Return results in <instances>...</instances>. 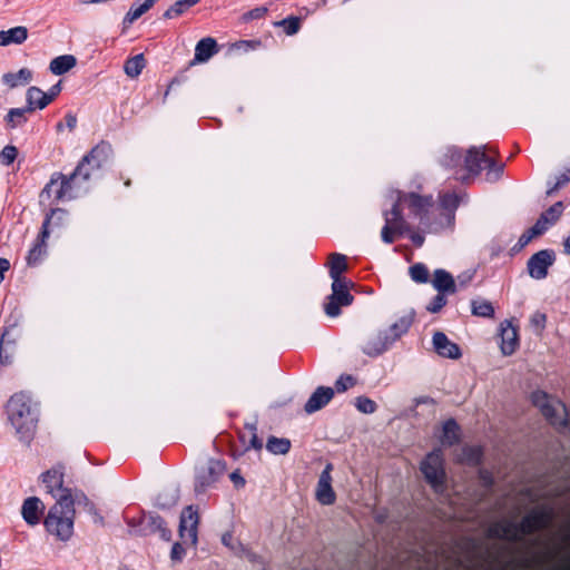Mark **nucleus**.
I'll return each mask as SVG.
<instances>
[{"label": "nucleus", "mask_w": 570, "mask_h": 570, "mask_svg": "<svg viewBox=\"0 0 570 570\" xmlns=\"http://www.w3.org/2000/svg\"><path fill=\"white\" fill-rule=\"evenodd\" d=\"M110 151V145L106 142L98 144L82 157L70 176L55 173L42 189L40 197L50 198L53 194L57 202L70 200L87 191L92 171L102 166Z\"/></svg>", "instance_id": "obj_1"}, {"label": "nucleus", "mask_w": 570, "mask_h": 570, "mask_svg": "<svg viewBox=\"0 0 570 570\" xmlns=\"http://www.w3.org/2000/svg\"><path fill=\"white\" fill-rule=\"evenodd\" d=\"M76 500L78 503L83 501L90 512L94 510V504L83 494L73 499L70 493L66 492L49 509L45 519L47 531L61 541L69 540L73 533Z\"/></svg>", "instance_id": "obj_2"}, {"label": "nucleus", "mask_w": 570, "mask_h": 570, "mask_svg": "<svg viewBox=\"0 0 570 570\" xmlns=\"http://www.w3.org/2000/svg\"><path fill=\"white\" fill-rule=\"evenodd\" d=\"M8 420L16 430L19 440L29 443L35 435L38 411L23 393L12 395L7 403Z\"/></svg>", "instance_id": "obj_3"}, {"label": "nucleus", "mask_w": 570, "mask_h": 570, "mask_svg": "<svg viewBox=\"0 0 570 570\" xmlns=\"http://www.w3.org/2000/svg\"><path fill=\"white\" fill-rule=\"evenodd\" d=\"M534 406H537L542 415L554 426L563 428L568 423V413L566 405L546 392L535 391L531 395Z\"/></svg>", "instance_id": "obj_4"}, {"label": "nucleus", "mask_w": 570, "mask_h": 570, "mask_svg": "<svg viewBox=\"0 0 570 570\" xmlns=\"http://www.w3.org/2000/svg\"><path fill=\"white\" fill-rule=\"evenodd\" d=\"M226 472V464L222 460L208 459L198 464L195 470V492L205 493L214 488Z\"/></svg>", "instance_id": "obj_5"}, {"label": "nucleus", "mask_w": 570, "mask_h": 570, "mask_svg": "<svg viewBox=\"0 0 570 570\" xmlns=\"http://www.w3.org/2000/svg\"><path fill=\"white\" fill-rule=\"evenodd\" d=\"M401 202H402V194H396V199L391 208V210H385L383 213L385 224L381 232L382 240L385 244H392L397 236L403 235L406 229L407 225L405 219L402 215L401 209Z\"/></svg>", "instance_id": "obj_6"}, {"label": "nucleus", "mask_w": 570, "mask_h": 570, "mask_svg": "<svg viewBox=\"0 0 570 570\" xmlns=\"http://www.w3.org/2000/svg\"><path fill=\"white\" fill-rule=\"evenodd\" d=\"M66 210L61 208L52 209L42 223L41 232L35 240L32 247L29 249L26 257L28 266H37L47 254V239L49 237V226L53 217L62 220L66 217Z\"/></svg>", "instance_id": "obj_7"}, {"label": "nucleus", "mask_w": 570, "mask_h": 570, "mask_svg": "<svg viewBox=\"0 0 570 570\" xmlns=\"http://www.w3.org/2000/svg\"><path fill=\"white\" fill-rule=\"evenodd\" d=\"M421 471L425 480L436 490L441 491L445 482L443 453L440 449L430 452L421 463Z\"/></svg>", "instance_id": "obj_8"}, {"label": "nucleus", "mask_w": 570, "mask_h": 570, "mask_svg": "<svg viewBox=\"0 0 570 570\" xmlns=\"http://www.w3.org/2000/svg\"><path fill=\"white\" fill-rule=\"evenodd\" d=\"M352 285L347 279L332 282V294L327 296V302L324 304L327 316L337 317L341 314V306H350L353 303L354 297L348 292Z\"/></svg>", "instance_id": "obj_9"}, {"label": "nucleus", "mask_w": 570, "mask_h": 570, "mask_svg": "<svg viewBox=\"0 0 570 570\" xmlns=\"http://www.w3.org/2000/svg\"><path fill=\"white\" fill-rule=\"evenodd\" d=\"M459 196L446 193L440 196V208L438 215V224L431 227L432 233H439L445 227H452L455 220V210L459 207Z\"/></svg>", "instance_id": "obj_10"}, {"label": "nucleus", "mask_w": 570, "mask_h": 570, "mask_svg": "<svg viewBox=\"0 0 570 570\" xmlns=\"http://www.w3.org/2000/svg\"><path fill=\"white\" fill-rule=\"evenodd\" d=\"M552 515L544 509H535L528 513L520 523H517L520 541L525 534H531L538 530L544 529L551 522Z\"/></svg>", "instance_id": "obj_11"}, {"label": "nucleus", "mask_w": 570, "mask_h": 570, "mask_svg": "<svg viewBox=\"0 0 570 570\" xmlns=\"http://www.w3.org/2000/svg\"><path fill=\"white\" fill-rule=\"evenodd\" d=\"M556 262V254L552 249H542L533 254L527 263V269L530 277L543 279L548 276L549 268Z\"/></svg>", "instance_id": "obj_12"}, {"label": "nucleus", "mask_w": 570, "mask_h": 570, "mask_svg": "<svg viewBox=\"0 0 570 570\" xmlns=\"http://www.w3.org/2000/svg\"><path fill=\"white\" fill-rule=\"evenodd\" d=\"M198 523L197 510L193 505L186 507L180 514L179 522V534L185 543L189 542L191 546H196Z\"/></svg>", "instance_id": "obj_13"}, {"label": "nucleus", "mask_w": 570, "mask_h": 570, "mask_svg": "<svg viewBox=\"0 0 570 570\" xmlns=\"http://www.w3.org/2000/svg\"><path fill=\"white\" fill-rule=\"evenodd\" d=\"M403 199H409L412 213L419 217L420 223L431 232V227H434L438 224V220L430 222V218L428 217L430 208L433 207L432 196L422 197L417 194L411 193L409 195H402V200Z\"/></svg>", "instance_id": "obj_14"}, {"label": "nucleus", "mask_w": 570, "mask_h": 570, "mask_svg": "<svg viewBox=\"0 0 570 570\" xmlns=\"http://www.w3.org/2000/svg\"><path fill=\"white\" fill-rule=\"evenodd\" d=\"M63 475L65 466L62 464H57L40 475L42 483L46 485L47 492L53 498L59 499L61 494H65L66 492L71 494L69 489L63 488Z\"/></svg>", "instance_id": "obj_15"}, {"label": "nucleus", "mask_w": 570, "mask_h": 570, "mask_svg": "<svg viewBox=\"0 0 570 570\" xmlns=\"http://www.w3.org/2000/svg\"><path fill=\"white\" fill-rule=\"evenodd\" d=\"M484 161H487L484 147H471L463 158L460 179L463 180L470 175L478 176L484 168Z\"/></svg>", "instance_id": "obj_16"}, {"label": "nucleus", "mask_w": 570, "mask_h": 570, "mask_svg": "<svg viewBox=\"0 0 570 570\" xmlns=\"http://www.w3.org/2000/svg\"><path fill=\"white\" fill-rule=\"evenodd\" d=\"M134 532L141 535L158 533L165 541H169L171 538V532L166 527L164 519L154 513L145 514L140 521V528Z\"/></svg>", "instance_id": "obj_17"}, {"label": "nucleus", "mask_w": 570, "mask_h": 570, "mask_svg": "<svg viewBox=\"0 0 570 570\" xmlns=\"http://www.w3.org/2000/svg\"><path fill=\"white\" fill-rule=\"evenodd\" d=\"M332 464H326L325 469L322 471L317 487H316V499L321 504L330 505L335 502L336 495L332 488Z\"/></svg>", "instance_id": "obj_18"}, {"label": "nucleus", "mask_w": 570, "mask_h": 570, "mask_svg": "<svg viewBox=\"0 0 570 570\" xmlns=\"http://www.w3.org/2000/svg\"><path fill=\"white\" fill-rule=\"evenodd\" d=\"M432 343L435 352L442 357L458 360L462 355L459 345L450 341L443 332H435Z\"/></svg>", "instance_id": "obj_19"}, {"label": "nucleus", "mask_w": 570, "mask_h": 570, "mask_svg": "<svg viewBox=\"0 0 570 570\" xmlns=\"http://www.w3.org/2000/svg\"><path fill=\"white\" fill-rule=\"evenodd\" d=\"M488 535L493 539H503L511 542L520 541L517 523L507 520L492 523L488 529Z\"/></svg>", "instance_id": "obj_20"}, {"label": "nucleus", "mask_w": 570, "mask_h": 570, "mask_svg": "<svg viewBox=\"0 0 570 570\" xmlns=\"http://www.w3.org/2000/svg\"><path fill=\"white\" fill-rule=\"evenodd\" d=\"M393 344L389 332L380 331L376 335L368 337L362 351L368 356H379Z\"/></svg>", "instance_id": "obj_21"}, {"label": "nucleus", "mask_w": 570, "mask_h": 570, "mask_svg": "<svg viewBox=\"0 0 570 570\" xmlns=\"http://www.w3.org/2000/svg\"><path fill=\"white\" fill-rule=\"evenodd\" d=\"M334 396V390L328 386H318L304 405L306 413L312 414L324 407Z\"/></svg>", "instance_id": "obj_22"}, {"label": "nucleus", "mask_w": 570, "mask_h": 570, "mask_svg": "<svg viewBox=\"0 0 570 570\" xmlns=\"http://www.w3.org/2000/svg\"><path fill=\"white\" fill-rule=\"evenodd\" d=\"M501 352L504 355H511L515 352L519 346V338L517 328L509 322L504 321L501 323Z\"/></svg>", "instance_id": "obj_23"}, {"label": "nucleus", "mask_w": 570, "mask_h": 570, "mask_svg": "<svg viewBox=\"0 0 570 570\" xmlns=\"http://www.w3.org/2000/svg\"><path fill=\"white\" fill-rule=\"evenodd\" d=\"M45 511V504L37 497H30L23 501L21 514L29 525H36Z\"/></svg>", "instance_id": "obj_24"}, {"label": "nucleus", "mask_w": 570, "mask_h": 570, "mask_svg": "<svg viewBox=\"0 0 570 570\" xmlns=\"http://www.w3.org/2000/svg\"><path fill=\"white\" fill-rule=\"evenodd\" d=\"M218 52L217 42L212 37L200 39L195 47V56L191 65L207 62Z\"/></svg>", "instance_id": "obj_25"}, {"label": "nucleus", "mask_w": 570, "mask_h": 570, "mask_svg": "<svg viewBox=\"0 0 570 570\" xmlns=\"http://www.w3.org/2000/svg\"><path fill=\"white\" fill-rule=\"evenodd\" d=\"M431 283L433 287L440 293L455 294L458 292V285L455 279L445 269H435Z\"/></svg>", "instance_id": "obj_26"}, {"label": "nucleus", "mask_w": 570, "mask_h": 570, "mask_svg": "<svg viewBox=\"0 0 570 570\" xmlns=\"http://www.w3.org/2000/svg\"><path fill=\"white\" fill-rule=\"evenodd\" d=\"M463 157L461 151L455 147L446 148L444 155L442 156L440 163L446 168L453 170V175L456 179H460L462 169Z\"/></svg>", "instance_id": "obj_27"}, {"label": "nucleus", "mask_w": 570, "mask_h": 570, "mask_svg": "<svg viewBox=\"0 0 570 570\" xmlns=\"http://www.w3.org/2000/svg\"><path fill=\"white\" fill-rule=\"evenodd\" d=\"M27 108L32 112L37 109H43L50 104V97L38 87H30L26 94Z\"/></svg>", "instance_id": "obj_28"}, {"label": "nucleus", "mask_w": 570, "mask_h": 570, "mask_svg": "<svg viewBox=\"0 0 570 570\" xmlns=\"http://www.w3.org/2000/svg\"><path fill=\"white\" fill-rule=\"evenodd\" d=\"M32 79V72L28 68H21L18 72H7L2 76V82L10 89L27 85Z\"/></svg>", "instance_id": "obj_29"}, {"label": "nucleus", "mask_w": 570, "mask_h": 570, "mask_svg": "<svg viewBox=\"0 0 570 570\" xmlns=\"http://www.w3.org/2000/svg\"><path fill=\"white\" fill-rule=\"evenodd\" d=\"M239 440L246 451L250 449L261 450L263 448V443L257 436V428L255 423H247L245 425V431L240 433Z\"/></svg>", "instance_id": "obj_30"}, {"label": "nucleus", "mask_w": 570, "mask_h": 570, "mask_svg": "<svg viewBox=\"0 0 570 570\" xmlns=\"http://www.w3.org/2000/svg\"><path fill=\"white\" fill-rule=\"evenodd\" d=\"M77 63V59L72 55H62L50 61L49 69L53 75L60 76L68 72Z\"/></svg>", "instance_id": "obj_31"}, {"label": "nucleus", "mask_w": 570, "mask_h": 570, "mask_svg": "<svg viewBox=\"0 0 570 570\" xmlns=\"http://www.w3.org/2000/svg\"><path fill=\"white\" fill-rule=\"evenodd\" d=\"M31 112L27 107L11 108L4 117L7 127L9 129L22 127L28 121V114Z\"/></svg>", "instance_id": "obj_32"}, {"label": "nucleus", "mask_w": 570, "mask_h": 570, "mask_svg": "<svg viewBox=\"0 0 570 570\" xmlns=\"http://www.w3.org/2000/svg\"><path fill=\"white\" fill-rule=\"evenodd\" d=\"M330 276L333 281H345L346 278L342 277V273L347 269L346 256L338 253H333L330 255Z\"/></svg>", "instance_id": "obj_33"}, {"label": "nucleus", "mask_w": 570, "mask_h": 570, "mask_svg": "<svg viewBox=\"0 0 570 570\" xmlns=\"http://www.w3.org/2000/svg\"><path fill=\"white\" fill-rule=\"evenodd\" d=\"M460 441V426L453 419L443 423L441 443L443 445H454Z\"/></svg>", "instance_id": "obj_34"}, {"label": "nucleus", "mask_w": 570, "mask_h": 570, "mask_svg": "<svg viewBox=\"0 0 570 570\" xmlns=\"http://www.w3.org/2000/svg\"><path fill=\"white\" fill-rule=\"evenodd\" d=\"M471 313L478 317L491 318L494 316V308L491 302L487 299H472L471 301Z\"/></svg>", "instance_id": "obj_35"}, {"label": "nucleus", "mask_w": 570, "mask_h": 570, "mask_svg": "<svg viewBox=\"0 0 570 570\" xmlns=\"http://www.w3.org/2000/svg\"><path fill=\"white\" fill-rule=\"evenodd\" d=\"M155 4V0H145L140 4L134 3L127 14L125 16L124 22L131 24L138 18H140L144 13H146L150 8Z\"/></svg>", "instance_id": "obj_36"}, {"label": "nucleus", "mask_w": 570, "mask_h": 570, "mask_svg": "<svg viewBox=\"0 0 570 570\" xmlns=\"http://www.w3.org/2000/svg\"><path fill=\"white\" fill-rule=\"evenodd\" d=\"M145 67V58L142 53L129 58L124 66L125 73L130 78L138 77Z\"/></svg>", "instance_id": "obj_37"}, {"label": "nucleus", "mask_w": 570, "mask_h": 570, "mask_svg": "<svg viewBox=\"0 0 570 570\" xmlns=\"http://www.w3.org/2000/svg\"><path fill=\"white\" fill-rule=\"evenodd\" d=\"M266 449L273 454H286L291 450V441L286 438L271 436L267 440Z\"/></svg>", "instance_id": "obj_38"}, {"label": "nucleus", "mask_w": 570, "mask_h": 570, "mask_svg": "<svg viewBox=\"0 0 570 570\" xmlns=\"http://www.w3.org/2000/svg\"><path fill=\"white\" fill-rule=\"evenodd\" d=\"M178 499L179 495L177 490H165L157 495L156 505L159 509H170L171 507L176 505Z\"/></svg>", "instance_id": "obj_39"}, {"label": "nucleus", "mask_w": 570, "mask_h": 570, "mask_svg": "<svg viewBox=\"0 0 570 570\" xmlns=\"http://www.w3.org/2000/svg\"><path fill=\"white\" fill-rule=\"evenodd\" d=\"M411 326V320L407 317H402L394 324H392L389 328H385V332H389L390 338L394 343L399 340Z\"/></svg>", "instance_id": "obj_40"}, {"label": "nucleus", "mask_w": 570, "mask_h": 570, "mask_svg": "<svg viewBox=\"0 0 570 570\" xmlns=\"http://www.w3.org/2000/svg\"><path fill=\"white\" fill-rule=\"evenodd\" d=\"M484 167L488 169L487 171V180L490 183H494L501 178L503 175L504 165L495 163L492 158L487 156V161H484Z\"/></svg>", "instance_id": "obj_41"}, {"label": "nucleus", "mask_w": 570, "mask_h": 570, "mask_svg": "<svg viewBox=\"0 0 570 570\" xmlns=\"http://www.w3.org/2000/svg\"><path fill=\"white\" fill-rule=\"evenodd\" d=\"M9 45H21L28 38V29L23 26H18L6 30Z\"/></svg>", "instance_id": "obj_42"}, {"label": "nucleus", "mask_w": 570, "mask_h": 570, "mask_svg": "<svg viewBox=\"0 0 570 570\" xmlns=\"http://www.w3.org/2000/svg\"><path fill=\"white\" fill-rule=\"evenodd\" d=\"M17 326H18V321H14V323L12 325L6 326L1 334V337H0V363L3 365L9 364V357L2 356V346L4 343H14L16 342V338L18 335H13L12 337H10V333H11V331L16 330Z\"/></svg>", "instance_id": "obj_43"}, {"label": "nucleus", "mask_w": 570, "mask_h": 570, "mask_svg": "<svg viewBox=\"0 0 570 570\" xmlns=\"http://www.w3.org/2000/svg\"><path fill=\"white\" fill-rule=\"evenodd\" d=\"M411 278L419 284H424L429 281V269L422 264L417 263L410 267Z\"/></svg>", "instance_id": "obj_44"}, {"label": "nucleus", "mask_w": 570, "mask_h": 570, "mask_svg": "<svg viewBox=\"0 0 570 570\" xmlns=\"http://www.w3.org/2000/svg\"><path fill=\"white\" fill-rule=\"evenodd\" d=\"M282 26L288 36H293L298 32L301 28V19L297 17H288L276 23Z\"/></svg>", "instance_id": "obj_45"}, {"label": "nucleus", "mask_w": 570, "mask_h": 570, "mask_svg": "<svg viewBox=\"0 0 570 570\" xmlns=\"http://www.w3.org/2000/svg\"><path fill=\"white\" fill-rule=\"evenodd\" d=\"M564 207L562 202H557L552 206H550L546 212L541 215L546 216L548 222L553 225L562 215Z\"/></svg>", "instance_id": "obj_46"}, {"label": "nucleus", "mask_w": 570, "mask_h": 570, "mask_svg": "<svg viewBox=\"0 0 570 570\" xmlns=\"http://www.w3.org/2000/svg\"><path fill=\"white\" fill-rule=\"evenodd\" d=\"M355 406L360 412L365 414L374 413L377 407L376 403L366 396H358L355 401Z\"/></svg>", "instance_id": "obj_47"}, {"label": "nucleus", "mask_w": 570, "mask_h": 570, "mask_svg": "<svg viewBox=\"0 0 570 570\" xmlns=\"http://www.w3.org/2000/svg\"><path fill=\"white\" fill-rule=\"evenodd\" d=\"M189 9V6L184 2V0H177L171 7H169L164 12L165 19H173L180 14H183L185 11Z\"/></svg>", "instance_id": "obj_48"}, {"label": "nucleus", "mask_w": 570, "mask_h": 570, "mask_svg": "<svg viewBox=\"0 0 570 570\" xmlns=\"http://www.w3.org/2000/svg\"><path fill=\"white\" fill-rule=\"evenodd\" d=\"M445 295L446 294H444V293L438 292V294L434 296V298L426 306V309L433 314L439 313L448 303Z\"/></svg>", "instance_id": "obj_49"}, {"label": "nucleus", "mask_w": 570, "mask_h": 570, "mask_svg": "<svg viewBox=\"0 0 570 570\" xmlns=\"http://www.w3.org/2000/svg\"><path fill=\"white\" fill-rule=\"evenodd\" d=\"M17 155H18V149L12 145H8L0 153V161H1V164L9 166L14 161V159L17 158Z\"/></svg>", "instance_id": "obj_50"}, {"label": "nucleus", "mask_w": 570, "mask_h": 570, "mask_svg": "<svg viewBox=\"0 0 570 570\" xmlns=\"http://www.w3.org/2000/svg\"><path fill=\"white\" fill-rule=\"evenodd\" d=\"M355 379L352 375H341L335 382L337 392H345L347 389L354 386Z\"/></svg>", "instance_id": "obj_51"}, {"label": "nucleus", "mask_w": 570, "mask_h": 570, "mask_svg": "<svg viewBox=\"0 0 570 570\" xmlns=\"http://www.w3.org/2000/svg\"><path fill=\"white\" fill-rule=\"evenodd\" d=\"M549 226H551V224L548 222L546 216L541 215L530 229L532 232V235L537 237L543 234L549 228Z\"/></svg>", "instance_id": "obj_52"}, {"label": "nucleus", "mask_w": 570, "mask_h": 570, "mask_svg": "<svg viewBox=\"0 0 570 570\" xmlns=\"http://www.w3.org/2000/svg\"><path fill=\"white\" fill-rule=\"evenodd\" d=\"M549 226H551V224L548 222L546 216L541 215L530 229L532 232V235L537 237L543 234L549 228Z\"/></svg>", "instance_id": "obj_53"}, {"label": "nucleus", "mask_w": 570, "mask_h": 570, "mask_svg": "<svg viewBox=\"0 0 570 570\" xmlns=\"http://www.w3.org/2000/svg\"><path fill=\"white\" fill-rule=\"evenodd\" d=\"M184 554H185V549L183 548V546L180 543L176 542L171 548V552H170L171 560L181 561Z\"/></svg>", "instance_id": "obj_54"}, {"label": "nucleus", "mask_w": 570, "mask_h": 570, "mask_svg": "<svg viewBox=\"0 0 570 570\" xmlns=\"http://www.w3.org/2000/svg\"><path fill=\"white\" fill-rule=\"evenodd\" d=\"M546 321V314L539 312L534 313L531 317V324L540 330L544 327Z\"/></svg>", "instance_id": "obj_55"}, {"label": "nucleus", "mask_w": 570, "mask_h": 570, "mask_svg": "<svg viewBox=\"0 0 570 570\" xmlns=\"http://www.w3.org/2000/svg\"><path fill=\"white\" fill-rule=\"evenodd\" d=\"M266 12H267V8L258 7V8H255L253 10L248 11L245 14V18L246 19H261L266 14Z\"/></svg>", "instance_id": "obj_56"}, {"label": "nucleus", "mask_w": 570, "mask_h": 570, "mask_svg": "<svg viewBox=\"0 0 570 570\" xmlns=\"http://www.w3.org/2000/svg\"><path fill=\"white\" fill-rule=\"evenodd\" d=\"M229 478L237 489H240L245 485V479L240 475L238 470L232 472Z\"/></svg>", "instance_id": "obj_57"}, {"label": "nucleus", "mask_w": 570, "mask_h": 570, "mask_svg": "<svg viewBox=\"0 0 570 570\" xmlns=\"http://www.w3.org/2000/svg\"><path fill=\"white\" fill-rule=\"evenodd\" d=\"M472 276L473 275L469 274V273L459 275L456 281H455L456 285H458V289L459 288H465L468 286V284L471 282Z\"/></svg>", "instance_id": "obj_58"}, {"label": "nucleus", "mask_w": 570, "mask_h": 570, "mask_svg": "<svg viewBox=\"0 0 570 570\" xmlns=\"http://www.w3.org/2000/svg\"><path fill=\"white\" fill-rule=\"evenodd\" d=\"M570 181V168L566 169L558 178L554 186V189L563 186L564 184Z\"/></svg>", "instance_id": "obj_59"}, {"label": "nucleus", "mask_w": 570, "mask_h": 570, "mask_svg": "<svg viewBox=\"0 0 570 570\" xmlns=\"http://www.w3.org/2000/svg\"><path fill=\"white\" fill-rule=\"evenodd\" d=\"M470 453L469 461L472 463H478L480 461L481 451L478 448H469L464 450Z\"/></svg>", "instance_id": "obj_60"}, {"label": "nucleus", "mask_w": 570, "mask_h": 570, "mask_svg": "<svg viewBox=\"0 0 570 570\" xmlns=\"http://www.w3.org/2000/svg\"><path fill=\"white\" fill-rule=\"evenodd\" d=\"M66 126L71 131L76 128L77 117L73 114H67L65 117Z\"/></svg>", "instance_id": "obj_61"}, {"label": "nucleus", "mask_w": 570, "mask_h": 570, "mask_svg": "<svg viewBox=\"0 0 570 570\" xmlns=\"http://www.w3.org/2000/svg\"><path fill=\"white\" fill-rule=\"evenodd\" d=\"M61 91V82L53 85L47 94V97H50V102L59 95Z\"/></svg>", "instance_id": "obj_62"}, {"label": "nucleus", "mask_w": 570, "mask_h": 570, "mask_svg": "<svg viewBox=\"0 0 570 570\" xmlns=\"http://www.w3.org/2000/svg\"><path fill=\"white\" fill-rule=\"evenodd\" d=\"M10 267L9 261L6 258H0V284L4 279V272H7Z\"/></svg>", "instance_id": "obj_63"}, {"label": "nucleus", "mask_w": 570, "mask_h": 570, "mask_svg": "<svg viewBox=\"0 0 570 570\" xmlns=\"http://www.w3.org/2000/svg\"><path fill=\"white\" fill-rule=\"evenodd\" d=\"M535 236L532 235V232L531 229L529 228L525 233H523L521 235V237L519 238V243L521 245H527L532 238H534Z\"/></svg>", "instance_id": "obj_64"}]
</instances>
